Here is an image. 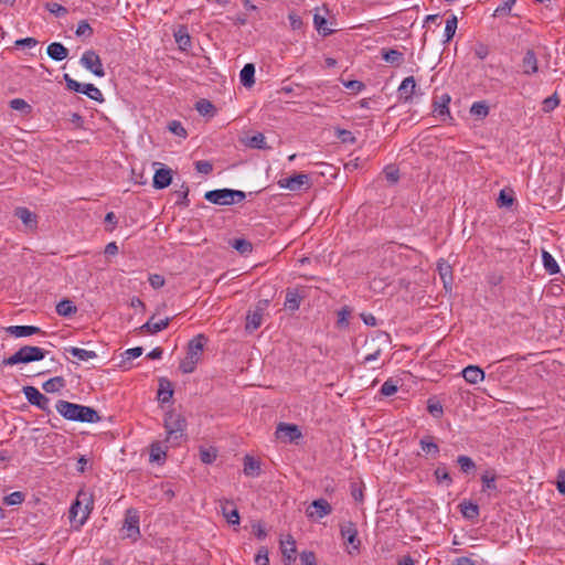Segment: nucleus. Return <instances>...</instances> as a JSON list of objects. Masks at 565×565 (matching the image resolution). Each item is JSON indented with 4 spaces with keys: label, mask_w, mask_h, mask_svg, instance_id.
I'll return each instance as SVG.
<instances>
[{
    "label": "nucleus",
    "mask_w": 565,
    "mask_h": 565,
    "mask_svg": "<svg viewBox=\"0 0 565 565\" xmlns=\"http://www.w3.org/2000/svg\"><path fill=\"white\" fill-rule=\"evenodd\" d=\"M172 181L171 170L170 169H159L156 171L153 175V186L156 189H164L170 185Z\"/></svg>",
    "instance_id": "aec40b11"
},
{
    "label": "nucleus",
    "mask_w": 565,
    "mask_h": 565,
    "mask_svg": "<svg viewBox=\"0 0 565 565\" xmlns=\"http://www.w3.org/2000/svg\"><path fill=\"white\" fill-rule=\"evenodd\" d=\"M457 18L456 15H452L451 18H449L447 21H446V26H445V38H446V42L450 41L455 33H456V29H457Z\"/></svg>",
    "instance_id": "8fccbe9b"
},
{
    "label": "nucleus",
    "mask_w": 565,
    "mask_h": 565,
    "mask_svg": "<svg viewBox=\"0 0 565 565\" xmlns=\"http://www.w3.org/2000/svg\"><path fill=\"white\" fill-rule=\"evenodd\" d=\"M206 337L204 334H198L188 343L186 356L199 362L202 358L204 347L206 344Z\"/></svg>",
    "instance_id": "9b49d317"
},
{
    "label": "nucleus",
    "mask_w": 565,
    "mask_h": 565,
    "mask_svg": "<svg viewBox=\"0 0 565 565\" xmlns=\"http://www.w3.org/2000/svg\"><path fill=\"white\" fill-rule=\"evenodd\" d=\"M256 565H269L268 550L265 546H262L256 556H255Z\"/></svg>",
    "instance_id": "bf43d9fd"
},
{
    "label": "nucleus",
    "mask_w": 565,
    "mask_h": 565,
    "mask_svg": "<svg viewBox=\"0 0 565 565\" xmlns=\"http://www.w3.org/2000/svg\"><path fill=\"white\" fill-rule=\"evenodd\" d=\"M196 110L203 116L214 115L215 107L210 100L201 99L196 103Z\"/></svg>",
    "instance_id": "49530a36"
},
{
    "label": "nucleus",
    "mask_w": 565,
    "mask_h": 565,
    "mask_svg": "<svg viewBox=\"0 0 565 565\" xmlns=\"http://www.w3.org/2000/svg\"><path fill=\"white\" fill-rule=\"evenodd\" d=\"M422 450L431 457H437L439 454V446L434 441L431 436H425L419 440Z\"/></svg>",
    "instance_id": "bb28decb"
},
{
    "label": "nucleus",
    "mask_w": 565,
    "mask_h": 565,
    "mask_svg": "<svg viewBox=\"0 0 565 565\" xmlns=\"http://www.w3.org/2000/svg\"><path fill=\"white\" fill-rule=\"evenodd\" d=\"M232 247L243 255L248 254L253 250L252 243L244 238L234 239Z\"/></svg>",
    "instance_id": "a18cd8bd"
},
{
    "label": "nucleus",
    "mask_w": 565,
    "mask_h": 565,
    "mask_svg": "<svg viewBox=\"0 0 565 565\" xmlns=\"http://www.w3.org/2000/svg\"><path fill=\"white\" fill-rule=\"evenodd\" d=\"M461 513L467 519H475L479 515V508L472 502H463L461 504Z\"/></svg>",
    "instance_id": "c03bdc74"
},
{
    "label": "nucleus",
    "mask_w": 565,
    "mask_h": 565,
    "mask_svg": "<svg viewBox=\"0 0 565 565\" xmlns=\"http://www.w3.org/2000/svg\"><path fill=\"white\" fill-rule=\"evenodd\" d=\"M277 183L281 189L296 192L301 190L302 186L309 185V177L306 173H297L288 178H282L278 180Z\"/></svg>",
    "instance_id": "6e6552de"
},
{
    "label": "nucleus",
    "mask_w": 565,
    "mask_h": 565,
    "mask_svg": "<svg viewBox=\"0 0 565 565\" xmlns=\"http://www.w3.org/2000/svg\"><path fill=\"white\" fill-rule=\"evenodd\" d=\"M438 273L440 275V278L444 282V286L445 288H447L448 286H451V282H452V271H451V267L448 263H446L445 260H440L438 262Z\"/></svg>",
    "instance_id": "473e14b6"
},
{
    "label": "nucleus",
    "mask_w": 565,
    "mask_h": 565,
    "mask_svg": "<svg viewBox=\"0 0 565 565\" xmlns=\"http://www.w3.org/2000/svg\"><path fill=\"white\" fill-rule=\"evenodd\" d=\"M382 57L386 63H390L392 65H399L403 62V53L397 50H383L382 51Z\"/></svg>",
    "instance_id": "c9c22d12"
},
{
    "label": "nucleus",
    "mask_w": 565,
    "mask_h": 565,
    "mask_svg": "<svg viewBox=\"0 0 565 565\" xmlns=\"http://www.w3.org/2000/svg\"><path fill=\"white\" fill-rule=\"evenodd\" d=\"M542 260H543L544 268L548 274L554 275L559 271L557 262L548 252H546V250L542 252Z\"/></svg>",
    "instance_id": "e433bc0d"
},
{
    "label": "nucleus",
    "mask_w": 565,
    "mask_h": 565,
    "mask_svg": "<svg viewBox=\"0 0 565 565\" xmlns=\"http://www.w3.org/2000/svg\"><path fill=\"white\" fill-rule=\"evenodd\" d=\"M260 472V463L250 456L244 458V473L248 477H257Z\"/></svg>",
    "instance_id": "7c9ffc66"
},
{
    "label": "nucleus",
    "mask_w": 565,
    "mask_h": 565,
    "mask_svg": "<svg viewBox=\"0 0 565 565\" xmlns=\"http://www.w3.org/2000/svg\"><path fill=\"white\" fill-rule=\"evenodd\" d=\"M281 552L289 562L296 559V542L291 536H288L286 541H281Z\"/></svg>",
    "instance_id": "72a5a7b5"
},
{
    "label": "nucleus",
    "mask_w": 565,
    "mask_h": 565,
    "mask_svg": "<svg viewBox=\"0 0 565 565\" xmlns=\"http://www.w3.org/2000/svg\"><path fill=\"white\" fill-rule=\"evenodd\" d=\"M23 393L25 395V398L32 405H35L43 411L49 409L50 399L45 395H43L36 387L25 386L23 387Z\"/></svg>",
    "instance_id": "1a4fd4ad"
},
{
    "label": "nucleus",
    "mask_w": 565,
    "mask_h": 565,
    "mask_svg": "<svg viewBox=\"0 0 565 565\" xmlns=\"http://www.w3.org/2000/svg\"><path fill=\"white\" fill-rule=\"evenodd\" d=\"M173 396L172 384L167 379H161L159 381V390H158V401L161 404L169 403Z\"/></svg>",
    "instance_id": "4be33fe9"
},
{
    "label": "nucleus",
    "mask_w": 565,
    "mask_h": 565,
    "mask_svg": "<svg viewBox=\"0 0 565 565\" xmlns=\"http://www.w3.org/2000/svg\"><path fill=\"white\" fill-rule=\"evenodd\" d=\"M15 216L22 221V223L30 228L36 226V216L26 207H18L15 210Z\"/></svg>",
    "instance_id": "a878e982"
},
{
    "label": "nucleus",
    "mask_w": 565,
    "mask_h": 565,
    "mask_svg": "<svg viewBox=\"0 0 565 565\" xmlns=\"http://www.w3.org/2000/svg\"><path fill=\"white\" fill-rule=\"evenodd\" d=\"M481 481H482V484H483V491H486V490H495L497 489L495 477L494 476H489L488 473H484L481 477Z\"/></svg>",
    "instance_id": "0e129e2a"
},
{
    "label": "nucleus",
    "mask_w": 565,
    "mask_h": 565,
    "mask_svg": "<svg viewBox=\"0 0 565 565\" xmlns=\"http://www.w3.org/2000/svg\"><path fill=\"white\" fill-rule=\"evenodd\" d=\"M79 93L98 103H103L105 100L103 93L94 84H82Z\"/></svg>",
    "instance_id": "2f4dec72"
},
{
    "label": "nucleus",
    "mask_w": 565,
    "mask_h": 565,
    "mask_svg": "<svg viewBox=\"0 0 565 565\" xmlns=\"http://www.w3.org/2000/svg\"><path fill=\"white\" fill-rule=\"evenodd\" d=\"M163 427L167 434L164 443L177 446L184 436L186 420L179 413L168 412L164 416Z\"/></svg>",
    "instance_id": "f257e3e1"
},
{
    "label": "nucleus",
    "mask_w": 565,
    "mask_h": 565,
    "mask_svg": "<svg viewBox=\"0 0 565 565\" xmlns=\"http://www.w3.org/2000/svg\"><path fill=\"white\" fill-rule=\"evenodd\" d=\"M557 490L565 495V470H561L556 481Z\"/></svg>",
    "instance_id": "774afa93"
},
{
    "label": "nucleus",
    "mask_w": 565,
    "mask_h": 565,
    "mask_svg": "<svg viewBox=\"0 0 565 565\" xmlns=\"http://www.w3.org/2000/svg\"><path fill=\"white\" fill-rule=\"evenodd\" d=\"M262 322H263L262 311L255 310L253 312H248V315L246 317L245 328L248 332H253L260 327Z\"/></svg>",
    "instance_id": "c756f323"
},
{
    "label": "nucleus",
    "mask_w": 565,
    "mask_h": 565,
    "mask_svg": "<svg viewBox=\"0 0 565 565\" xmlns=\"http://www.w3.org/2000/svg\"><path fill=\"white\" fill-rule=\"evenodd\" d=\"M64 379L62 376H55L44 382L42 387L46 393H55L64 387Z\"/></svg>",
    "instance_id": "ea45409f"
},
{
    "label": "nucleus",
    "mask_w": 565,
    "mask_h": 565,
    "mask_svg": "<svg viewBox=\"0 0 565 565\" xmlns=\"http://www.w3.org/2000/svg\"><path fill=\"white\" fill-rule=\"evenodd\" d=\"M341 536L352 546L353 551L360 547V540L358 539V530L354 523L347 522L341 525Z\"/></svg>",
    "instance_id": "ddd939ff"
},
{
    "label": "nucleus",
    "mask_w": 565,
    "mask_h": 565,
    "mask_svg": "<svg viewBox=\"0 0 565 565\" xmlns=\"http://www.w3.org/2000/svg\"><path fill=\"white\" fill-rule=\"evenodd\" d=\"M125 539L136 542L140 537L139 513L136 509H128L121 526Z\"/></svg>",
    "instance_id": "20e7f679"
},
{
    "label": "nucleus",
    "mask_w": 565,
    "mask_h": 565,
    "mask_svg": "<svg viewBox=\"0 0 565 565\" xmlns=\"http://www.w3.org/2000/svg\"><path fill=\"white\" fill-rule=\"evenodd\" d=\"M25 500V494L21 491H14L3 498V503L7 505H19Z\"/></svg>",
    "instance_id": "37998d69"
},
{
    "label": "nucleus",
    "mask_w": 565,
    "mask_h": 565,
    "mask_svg": "<svg viewBox=\"0 0 565 565\" xmlns=\"http://www.w3.org/2000/svg\"><path fill=\"white\" fill-rule=\"evenodd\" d=\"M520 66L522 74L526 76H532L539 72V60L536 53L532 49L526 50Z\"/></svg>",
    "instance_id": "9d476101"
},
{
    "label": "nucleus",
    "mask_w": 565,
    "mask_h": 565,
    "mask_svg": "<svg viewBox=\"0 0 565 565\" xmlns=\"http://www.w3.org/2000/svg\"><path fill=\"white\" fill-rule=\"evenodd\" d=\"M469 384L476 385L484 380V371L477 365H468L461 372Z\"/></svg>",
    "instance_id": "4468645a"
},
{
    "label": "nucleus",
    "mask_w": 565,
    "mask_h": 565,
    "mask_svg": "<svg viewBox=\"0 0 565 565\" xmlns=\"http://www.w3.org/2000/svg\"><path fill=\"white\" fill-rule=\"evenodd\" d=\"M332 512L331 504L326 499L313 500L306 510V515L310 520H320Z\"/></svg>",
    "instance_id": "423d86ee"
},
{
    "label": "nucleus",
    "mask_w": 565,
    "mask_h": 565,
    "mask_svg": "<svg viewBox=\"0 0 565 565\" xmlns=\"http://www.w3.org/2000/svg\"><path fill=\"white\" fill-rule=\"evenodd\" d=\"M45 358V351L39 347L24 345L14 354L3 360L6 365H15L19 363H31L41 361Z\"/></svg>",
    "instance_id": "7ed1b4c3"
},
{
    "label": "nucleus",
    "mask_w": 565,
    "mask_h": 565,
    "mask_svg": "<svg viewBox=\"0 0 565 565\" xmlns=\"http://www.w3.org/2000/svg\"><path fill=\"white\" fill-rule=\"evenodd\" d=\"M47 55L54 61H63L68 55V50L58 42H53L47 46Z\"/></svg>",
    "instance_id": "393cba45"
},
{
    "label": "nucleus",
    "mask_w": 565,
    "mask_h": 565,
    "mask_svg": "<svg viewBox=\"0 0 565 565\" xmlns=\"http://www.w3.org/2000/svg\"><path fill=\"white\" fill-rule=\"evenodd\" d=\"M313 24L315 28L322 33L324 36L330 35L333 33L332 29L327 28V20L322 15H320L318 12L313 15Z\"/></svg>",
    "instance_id": "a19ab883"
},
{
    "label": "nucleus",
    "mask_w": 565,
    "mask_h": 565,
    "mask_svg": "<svg viewBox=\"0 0 565 565\" xmlns=\"http://www.w3.org/2000/svg\"><path fill=\"white\" fill-rule=\"evenodd\" d=\"M200 459L204 463H212L216 459V450L214 448L200 449Z\"/></svg>",
    "instance_id": "5fc2aeb1"
},
{
    "label": "nucleus",
    "mask_w": 565,
    "mask_h": 565,
    "mask_svg": "<svg viewBox=\"0 0 565 565\" xmlns=\"http://www.w3.org/2000/svg\"><path fill=\"white\" fill-rule=\"evenodd\" d=\"M276 437L282 443H292L301 438L302 434L295 424L280 423L276 428Z\"/></svg>",
    "instance_id": "0eeeda50"
},
{
    "label": "nucleus",
    "mask_w": 565,
    "mask_h": 565,
    "mask_svg": "<svg viewBox=\"0 0 565 565\" xmlns=\"http://www.w3.org/2000/svg\"><path fill=\"white\" fill-rule=\"evenodd\" d=\"M79 62L83 67L92 72L94 75L98 77L105 76V70L103 67L102 60L95 51L88 50L84 52Z\"/></svg>",
    "instance_id": "39448f33"
},
{
    "label": "nucleus",
    "mask_w": 565,
    "mask_h": 565,
    "mask_svg": "<svg viewBox=\"0 0 565 565\" xmlns=\"http://www.w3.org/2000/svg\"><path fill=\"white\" fill-rule=\"evenodd\" d=\"M77 311V308L68 299H63L56 305V312L62 317H70Z\"/></svg>",
    "instance_id": "58836bf2"
},
{
    "label": "nucleus",
    "mask_w": 565,
    "mask_h": 565,
    "mask_svg": "<svg viewBox=\"0 0 565 565\" xmlns=\"http://www.w3.org/2000/svg\"><path fill=\"white\" fill-rule=\"evenodd\" d=\"M222 513L226 521L232 525L239 524V513L238 510L234 507V504L230 501H225L221 504Z\"/></svg>",
    "instance_id": "412c9836"
},
{
    "label": "nucleus",
    "mask_w": 565,
    "mask_h": 565,
    "mask_svg": "<svg viewBox=\"0 0 565 565\" xmlns=\"http://www.w3.org/2000/svg\"><path fill=\"white\" fill-rule=\"evenodd\" d=\"M457 462L460 466V469L462 470V472H465V473H468V472L475 470V468H476V463L468 456H463V455L459 456L457 458Z\"/></svg>",
    "instance_id": "3c124183"
},
{
    "label": "nucleus",
    "mask_w": 565,
    "mask_h": 565,
    "mask_svg": "<svg viewBox=\"0 0 565 565\" xmlns=\"http://www.w3.org/2000/svg\"><path fill=\"white\" fill-rule=\"evenodd\" d=\"M75 33H76L77 36H87V38H89V36L93 35V29H92V26L88 24V22L86 20H82L77 24Z\"/></svg>",
    "instance_id": "864d4df0"
},
{
    "label": "nucleus",
    "mask_w": 565,
    "mask_h": 565,
    "mask_svg": "<svg viewBox=\"0 0 565 565\" xmlns=\"http://www.w3.org/2000/svg\"><path fill=\"white\" fill-rule=\"evenodd\" d=\"M242 142L249 148L253 149H266V141L265 136L260 132H257L253 136H247L244 139H242Z\"/></svg>",
    "instance_id": "c85d7f7f"
},
{
    "label": "nucleus",
    "mask_w": 565,
    "mask_h": 565,
    "mask_svg": "<svg viewBox=\"0 0 565 565\" xmlns=\"http://www.w3.org/2000/svg\"><path fill=\"white\" fill-rule=\"evenodd\" d=\"M175 42L181 50H188L191 45V38L185 29H180L174 33Z\"/></svg>",
    "instance_id": "79ce46f5"
},
{
    "label": "nucleus",
    "mask_w": 565,
    "mask_h": 565,
    "mask_svg": "<svg viewBox=\"0 0 565 565\" xmlns=\"http://www.w3.org/2000/svg\"><path fill=\"white\" fill-rule=\"evenodd\" d=\"M10 107L14 110H20L24 113L31 111V106L22 98H14L10 100Z\"/></svg>",
    "instance_id": "6e6d98bb"
},
{
    "label": "nucleus",
    "mask_w": 565,
    "mask_h": 565,
    "mask_svg": "<svg viewBox=\"0 0 565 565\" xmlns=\"http://www.w3.org/2000/svg\"><path fill=\"white\" fill-rule=\"evenodd\" d=\"M434 475H435L436 479L438 480V482H443V481H446L447 483L452 482V479L449 476L447 468L444 466L437 467Z\"/></svg>",
    "instance_id": "680f3d73"
},
{
    "label": "nucleus",
    "mask_w": 565,
    "mask_h": 565,
    "mask_svg": "<svg viewBox=\"0 0 565 565\" xmlns=\"http://www.w3.org/2000/svg\"><path fill=\"white\" fill-rule=\"evenodd\" d=\"M167 443L153 441L150 445V462H163L167 457L168 446Z\"/></svg>",
    "instance_id": "2eb2a0df"
},
{
    "label": "nucleus",
    "mask_w": 565,
    "mask_h": 565,
    "mask_svg": "<svg viewBox=\"0 0 565 565\" xmlns=\"http://www.w3.org/2000/svg\"><path fill=\"white\" fill-rule=\"evenodd\" d=\"M6 331L15 338L30 337L33 334L42 333V330L35 326H10L6 329Z\"/></svg>",
    "instance_id": "dca6fc26"
},
{
    "label": "nucleus",
    "mask_w": 565,
    "mask_h": 565,
    "mask_svg": "<svg viewBox=\"0 0 565 565\" xmlns=\"http://www.w3.org/2000/svg\"><path fill=\"white\" fill-rule=\"evenodd\" d=\"M198 363L199 362L194 361L193 359L185 356L180 363V370L184 374L192 373L195 370Z\"/></svg>",
    "instance_id": "4d7b16f0"
},
{
    "label": "nucleus",
    "mask_w": 565,
    "mask_h": 565,
    "mask_svg": "<svg viewBox=\"0 0 565 565\" xmlns=\"http://www.w3.org/2000/svg\"><path fill=\"white\" fill-rule=\"evenodd\" d=\"M100 420L98 413L89 407L79 405L77 422L82 423H97Z\"/></svg>",
    "instance_id": "5701e85b"
},
{
    "label": "nucleus",
    "mask_w": 565,
    "mask_h": 565,
    "mask_svg": "<svg viewBox=\"0 0 565 565\" xmlns=\"http://www.w3.org/2000/svg\"><path fill=\"white\" fill-rule=\"evenodd\" d=\"M416 82L413 76L403 79L398 87V93L402 98L409 100L415 93Z\"/></svg>",
    "instance_id": "b1692460"
},
{
    "label": "nucleus",
    "mask_w": 565,
    "mask_h": 565,
    "mask_svg": "<svg viewBox=\"0 0 565 565\" xmlns=\"http://www.w3.org/2000/svg\"><path fill=\"white\" fill-rule=\"evenodd\" d=\"M559 104V99L556 95L550 96L543 100V111L550 113L554 110Z\"/></svg>",
    "instance_id": "13d9d810"
},
{
    "label": "nucleus",
    "mask_w": 565,
    "mask_h": 565,
    "mask_svg": "<svg viewBox=\"0 0 565 565\" xmlns=\"http://www.w3.org/2000/svg\"><path fill=\"white\" fill-rule=\"evenodd\" d=\"M65 83H66V87L70 89V90H73V92H76V93H79L81 89H82V83L75 81L74 78H72L68 74H64L63 76Z\"/></svg>",
    "instance_id": "e2e57ef3"
},
{
    "label": "nucleus",
    "mask_w": 565,
    "mask_h": 565,
    "mask_svg": "<svg viewBox=\"0 0 565 565\" xmlns=\"http://www.w3.org/2000/svg\"><path fill=\"white\" fill-rule=\"evenodd\" d=\"M449 103L450 96L448 94H443L440 97H438L437 100H435L434 113L436 114L437 117L445 119L446 117L450 116L448 107Z\"/></svg>",
    "instance_id": "6ab92c4d"
},
{
    "label": "nucleus",
    "mask_w": 565,
    "mask_h": 565,
    "mask_svg": "<svg viewBox=\"0 0 565 565\" xmlns=\"http://www.w3.org/2000/svg\"><path fill=\"white\" fill-rule=\"evenodd\" d=\"M66 351L79 361H88V360L95 359L97 356L95 351H89V350L79 349V348H75V347H71V348L66 349Z\"/></svg>",
    "instance_id": "4c0bfd02"
},
{
    "label": "nucleus",
    "mask_w": 565,
    "mask_h": 565,
    "mask_svg": "<svg viewBox=\"0 0 565 565\" xmlns=\"http://www.w3.org/2000/svg\"><path fill=\"white\" fill-rule=\"evenodd\" d=\"M397 390H398L397 381H395L393 379H388L383 383V385L381 387V393L384 396H392L397 392Z\"/></svg>",
    "instance_id": "09e8293b"
},
{
    "label": "nucleus",
    "mask_w": 565,
    "mask_h": 565,
    "mask_svg": "<svg viewBox=\"0 0 565 565\" xmlns=\"http://www.w3.org/2000/svg\"><path fill=\"white\" fill-rule=\"evenodd\" d=\"M470 113L473 116L484 118L489 114V107L486 103L476 102L472 104V106L470 108Z\"/></svg>",
    "instance_id": "de8ad7c7"
},
{
    "label": "nucleus",
    "mask_w": 565,
    "mask_h": 565,
    "mask_svg": "<svg viewBox=\"0 0 565 565\" xmlns=\"http://www.w3.org/2000/svg\"><path fill=\"white\" fill-rule=\"evenodd\" d=\"M55 408L64 418L77 422L79 404L61 399L56 403Z\"/></svg>",
    "instance_id": "f8f14e48"
},
{
    "label": "nucleus",
    "mask_w": 565,
    "mask_h": 565,
    "mask_svg": "<svg viewBox=\"0 0 565 565\" xmlns=\"http://www.w3.org/2000/svg\"><path fill=\"white\" fill-rule=\"evenodd\" d=\"M78 515H81L78 519V526H82L86 522V520L89 515V509H88V505L82 507L81 502L78 500H76L71 505L70 518L72 520L76 521Z\"/></svg>",
    "instance_id": "f3484780"
},
{
    "label": "nucleus",
    "mask_w": 565,
    "mask_h": 565,
    "mask_svg": "<svg viewBox=\"0 0 565 565\" xmlns=\"http://www.w3.org/2000/svg\"><path fill=\"white\" fill-rule=\"evenodd\" d=\"M300 561L302 565H316V556L312 552H302Z\"/></svg>",
    "instance_id": "338daca9"
},
{
    "label": "nucleus",
    "mask_w": 565,
    "mask_h": 565,
    "mask_svg": "<svg viewBox=\"0 0 565 565\" xmlns=\"http://www.w3.org/2000/svg\"><path fill=\"white\" fill-rule=\"evenodd\" d=\"M168 128L175 136H179L182 138L186 137V130L184 129V127L182 126V124L180 121L173 120V121L169 122Z\"/></svg>",
    "instance_id": "052dcab7"
},
{
    "label": "nucleus",
    "mask_w": 565,
    "mask_h": 565,
    "mask_svg": "<svg viewBox=\"0 0 565 565\" xmlns=\"http://www.w3.org/2000/svg\"><path fill=\"white\" fill-rule=\"evenodd\" d=\"M245 192L232 189H217L207 191L204 194V199L206 201L217 205H231L239 203L245 200Z\"/></svg>",
    "instance_id": "f03ea898"
},
{
    "label": "nucleus",
    "mask_w": 565,
    "mask_h": 565,
    "mask_svg": "<svg viewBox=\"0 0 565 565\" xmlns=\"http://www.w3.org/2000/svg\"><path fill=\"white\" fill-rule=\"evenodd\" d=\"M288 20L290 22V26H291L292 30L301 29L302 20H301V18L297 13H295V12L289 13Z\"/></svg>",
    "instance_id": "69168bd1"
},
{
    "label": "nucleus",
    "mask_w": 565,
    "mask_h": 565,
    "mask_svg": "<svg viewBox=\"0 0 565 565\" xmlns=\"http://www.w3.org/2000/svg\"><path fill=\"white\" fill-rule=\"evenodd\" d=\"M337 134V137L341 140L342 143H350V145H353L356 142V138L355 136L349 131V130H345V129H337L335 131Z\"/></svg>",
    "instance_id": "603ef678"
},
{
    "label": "nucleus",
    "mask_w": 565,
    "mask_h": 565,
    "mask_svg": "<svg viewBox=\"0 0 565 565\" xmlns=\"http://www.w3.org/2000/svg\"><path fill=\"white\" fill-rule=\"evenodd\" d=\"M254 75H255V66L250 63L245 64L239 73V79H241V83L243 84V86H245V87L253 86L255 83Z\"/></svg>",
    "instance_id": "cd10ccee"
},
{
    "label": "nucleus",
    "mask_w": 565,
    "mask_h": 565,
    "mask_svg": "<svg viewBox=\"0 0 565 565\" xmlns=\"http://www.w3.org/2000/svg\"><path fill=\"white\" fill-rule=\"evenodd\" d=\"M301 297L297 290H287L285 307L291 311H296L300 307Z\"/></svg>",
    "instance_id": "f704fd0d"
},
{
    "label": "nucleus",
    "mask_w": 565,
    "mask_h": 565,
    "mask_svg": "<svg viewBox=\"0 0 565 565\" xmlns=\"http://www.w3.org/2000/svg\"><path fill=\"white\" fill-rule=\"evenodd\" d=\"M170 323V318H166L159 321H153V317H151L145 324L140 327L141 332H147L150 334L158 333L164 330Z\"/></svg>",
    "instance_id": "a211bd4d"
}]
</instances>
